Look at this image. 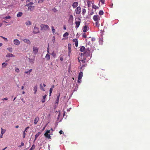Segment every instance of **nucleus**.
I'll return each instance as SVG.
<instances>
[{"mask_svg":"<svg viewBox=\"0 0 150 150\" xmlns=\"http://www.w3.org/2000/svg\"><path fill=\"white\" fill-rule=\"evenodd\" d=\"M41 30L42 31L50 29L49 26L47 25L42 24L40 25Z\"/></svg>","mask_w":150,"mask_h":150,"instance_id":"obj_1","label":"nucleus"},{"mask_svg":"<svg viewBox=\"0 0 150 150\" xmlns=\"http://www.w3.org/2000/svg\"><path fill=\"white\" fill-rule=\"evenodd\" d=\"M90 50H86L83 53V57L86 58V57L90 55Z\"/></svg>","mask_w":150,"mask_h":150,"instance_id":"obj_2","label":"nucleus"},{"mask_svg":"<svg viewBox=\"0 0 150 150\" xmlns=\"http://www.w3.org/2000/svg\"><path fill=\"white\" fill-rule=\"evenodd\" d=\"M50 130H47L46 132L45 133L44 135L45 137L48 138V139H50L51 136L50 134H49L50 133Z\"/></svg>","mask_w":150,"mask_h":150,"instance_id":"obj_3","label":"nucleus"},{"mask_svg":"<svg viewBox=\"0 0 150 150\" xmlns=\"http://www.w3.org/2000/svg\"><path fill=\"white\" fill-rule=\"evenodd\" d=\"M81 11V8L80 6L77 7L76 9L75 10V12L76 14H79Z\"/></svg>","mask_w":150,"mask_h":150,"instance_id":"obj_4","label":"nucleus"},{"mask_svg":"<svg viewBox=\"0 0 150 150\" xmlns=\"http://www.w3.org/2000/svg\"><path fill=\"white\" fill-rule=\"evenodd\" d=\"M39 28L38 27H36L35 26L34 27V30L33 31V32L34 34H37L39 33Z\"/></svg>","mask_w":150,"mask_h":150,"instance_id":"obj_5","label":"nucleus"},{"mask_svg":"<svg viewBox=\"0 0 150 150\" xmlns=\"http://www.w3.org/2000/svg\"><path fill=\"white\" fill-rule=\"evenodd\" d=\"M33 49L34 53L35 54H36L38 52V48L37 47L33 46Z\"/></svg>","mask_w":150,"mask_h":150,"instance_id":"obj_6","label":"nucleus"},{"mask_svg":"<svg viewBox=\"0 0 150 150\" xmlns=\"http://www.w3.org/2000/svg\"><path fill=\"white\" fill-rule=\"evenodd\" d=\"M8 60H6L5 62H4L2 63V67L5 68L6 67V66L8 64Z\"/></svg>","mask_w":150,"mask_h":150,"instance_id":"obj_7","label":"nucleus"},{"mask_svg":"<svg viewBox=\"0 0 150 150\" xmlns=\"http://www.w3.org/2000/svg\"><path fill=\"white\" fill-rule=\"evenodd\" d=\"M93 19L95 21H97L100 20V17L98 15H95L93 16Z\"/></svg>","mask_w":150,"mask_h":150,"instance_id":"obj_8","label":"nucleus"},{"mask_svg":"<svg viewBox=\"0 0 150 150\" xmlns=\"http://www.w3.org/2000/svg\"><path fill=\"white\" fill-rule=\"evenodd\" d=\"M68 21L69 23H72L73 21V17L72 15L70 16Z\"/></svg>","mask_w":150,"mask_h":150,"instance_id":"obj_9","label":"nucleus"},{"mask_svg":"<svg viewBox=\"0 0 150 150\" xmlns=\"http://www.w3.org/2000/svg\"><path fill=\"white\" fill-rule=\"evenodd\" d=\"M73 42H74L75 45L76 47L78 46V41L77 39H73L72 40Z\"/></svg>","mask_w":150,"mask_h":150,"instance_id":"obj_10","label":"nucleus"},{"mask_svg":"<svg viewBox=\"0 0 150 150\" xmlns=\"http://www.w3.org/2000/svg\"><path fill=\"white\" fill-rule=\"evenodd\" d=\"M89 27L86 25H85L83 28V32H86L87 31H88L89 30Z\"/></svg>","mask_w":150,"mask_h":150,"instance_id":"obj_11","label":"nucleus"},{"mask_svg":"<svg viewBox=\"0 0 150 150\" xmlns=\"http://www.w3.org/2000/svg\"><path fill=\"white\" fill-rule=\"evenodd\" d=\"M13 42L14 43L17 45H19L20 44V42L17 39L14 40Z\"/></svg>","mask_w":150,"mask_h":150,"instance_id":"obj_12","label":"nucleus"},{"mask_svg":"<svg viewBox=\"0 0 150 150\" xmlns=\"http://www.w3.org/2000/svg\"><path fill=\"white\" fill-rule=\"evenodd\" d=\"M78 3L77 2H74L72 4V6L74 8H76L78 6Z\"/></svg>","mask_w":150,"mask_h":150,"instance_id":"obj_13","label":"nucleus"},{"mask_svg":"<svg viewBox=\"0 0 150 150\" xmlns=\"http://www.w3.org/2000/svg\"><path fill=\"white\" fill-rule=\"evenodd\" d=\"M23 42L26 43H27L28 44L30 45L31 44V42L28 39H23Z\"/></svg>","mask_w":150,"mask_h":150,"instance_id":"obj_14","label":"nucleus"},{"mask_svg":"<svg viewBox=\"0 0 150 150\" xmlns=\"http://www.w3.org/2000/svg\"><path fill=\"white\" fill-rule=\"evenodd\" d=\"M83 76V72L82 71H80L79 74L78 76V79L79 80H81L82 77Z\"/></svg>","mask_w":150,"mask_h":150,"instance_id":"obj_15","label":"nucleus"},{"mask_svg":"<svg viewBox=\"0 0 150 150\" xmlns=\"http://www.w3.org/2000/svg\"><path fill=\"white\" fill-rule=\"evenodd\" d=\"M35 8V6H29L28 9V10H30L31 11H33Z\"/></svg>","mask_w":150,"mask_h":150,"instance_id":"obj_16","label":"nucleus"},{"mask_svg":"<svg viewBox=\"0 0 150 150\" xmlns=\"http://www.w3.org/2000/svg\"><path fill=\"white\" fill-rule=\"evenodd\" d=\"M80 23L81 22L80 21H75V24H76V28H78L79 27L80 25Z\"/></svg>","mask_w":150,"mask_h":150,"instance_id":"obj_17","label":"nucleus"},{"mask_svg":"<svg viewBox=\"0 0 150 150\" xmlns=\"http://www.w3.org/2000/svg\"><path fill=\"white\" fill-rule=\"evenodd\" d=\"M78 59L79 62L80 63L81 65V62L82 63H84L85 62L86 59L85 58L81 60H80L79 59V58L78 57Z\"/></svg>","mask_w":150,"mask_h":150,"instance_id":"obj_18","label":"nucleus"},{"mask_svg":"<svg viewBox=\"0 0 150 150\" xmlns=\"http://www.w3.org/2000/svg\"><path fill=\"white\" fill-rule=\"evenodd\" d=\"M39 120V118L38 117H36L35 118L34 120V124L35 125H36L37 124V122H38V120Z\"/></svg>","mask_w":150,"mask_h":150,"instance_id":"obj_19","label":"nucleus"},{"mask_svg":"<svg viewBox=\"0 0 150 150\" xmlns=\"http://www.w3.org/2000/svg\"><path fill=\"white\" fill-rule=\"evenodd\" d=\"M47 60H49L50 59V56L49 54H47L45 57Z\"/></svg>","mask_w":150,"mask_h":150,"instance_id":"obj_20","label":"nucleus"},{"mask_svg":"<svg viewBox=\"0 0 150 150\" xmlns=\"http://www.w3.org/2000/svg\"><path fill=\"white\" fill-rule=\"evenodd\" d=\"M47 96L46 95H45L43 96L42 98V99L41 101L42 103H44L45 101V98Z\"/></svg>","mask_w":150,"mask_h":150,"instance_id":"obj_21","label":"nucleus"},{"mask_svg":"<svg viewBox=\"0 0 150 150\" xmlns=\"http://www.w3.org/2000/svg\"><path fill=\"white\" fill-rule=\"evenodd\" d=\"M41 132H38L35 135V139L34 141H35L37 138L41 134Z\"/></svg>","mask_w":150,"mask_h":150,"instance_id":"obj_22","label":"nucleus"},{"mask_svg":"<svg viewBox=\"0 0 150 150\" xmlns=\"http://www.w3.org/2000/svg\"><path fill=\"white\" fill-rule=\"evenodd\" d=\"M23 15V13L22 12H18L17 14V16L18 17H21Z\"/></svg>","mask_w":150,"mask_h":150,"instance_id":"obj_23","label":"nucleus"},{"mask_svg":"<svg viewBox=\"0 0 150 150\" xmlns=\"http://www.w3.org/2000/svg\"><path fill=\"white\" fill-rule=\"evenodd\" d=\"M33 3L32 2H30L29 3L26 4L25 5V6H32V5H33Z\"/></svg>","mask_w":150,"mask_h":150,"instance_id":"obj_24","label":"nucleus"},{"mask_svg":"<svg viewBox=\"0 0 150 150\" xmlns=\"http://www.w3.org/2000/svg\"><path fill=\"white\" fill-rule=\"evenodd\" d=\"M85 50V48L83 46H81V47L80 50L81 52L84 51Z\"/></svg>","mask_w":150,"mask_h":150,"instance_id":"obj_25","label":"nucleus"},{"mask_svg":"<svg viewBox=\"0 0 150 150\" xmlns=\"http://www.w3.org/2000/svg\"><path fill=\"white\" fill-rule=\"evenodd\" d=\"M33 90L34 91V93L35 94L37 91V86H35L34 87Z\"/></svg>","mask_w":150,"mask_h":150,"instance_id":"obj_26","label":"nucleus"},{"mask_svg":"<svg viewBox=\"0 0 150 150\" xmlns=\"http://www.w3.org/2000/svg\"><path fill=\"white\" fill-rule=\"evenodd\" d=\"M25 24L26 25H29L31 24V23L30 21H28L25 22Z\"/></svg>","mask_w":150,"mask_h":150,"instance_id":"obj_27","label":"nucleus"},{"mask_svg":"<svg viewBox=\"0 0 150 150\" xmlns=\"http://www.w3.org/2000/svg\"><path fill=\"white\" fill-rule=\"evenodd\" d=\"M32 71V69H30L28 71H26L25 72V73L28 74L29 75H30L31 72Z\"/></svg>","mask_w":150,"mask_h":150,"instance_id":"obj_28","label":"nucleus"},{"mask_svg":"<svg viewBox=\"0 0 150 150\" xmlns=\"http://www.w3.org/2000/svg\"><path fill=\"white\" fill-rule=\"evenodd\" d=\"M40 87L41 90L44 91H45L44 88L43 87L42 85V83L40 84Z\"/></svg>","mask_w":150,"mask_h":150,"instance_id":"obj_29","label":"nucleus"},{"mask_svg":"<svg viewBox=\"0 0 150 150\" xmlns=\"http://www.w3.org/2000/svg\"><path fill=\"white\" fill-rule=\"evenodd\" d=\"M29 62L31 63H33L34 61V59L29 58Z\"/></svg>","mask_w":150,"mask_h":150,"instance_id":"obj_30","label":"nucleus"},{"mask_svg":"<svg viewBox=\"0 0 150 150\" xmlns=\"http://www.w3.org/2000/svg\"><path fill=\"white\" fill-rule=\"evenodd\" d=\"M92 7L94 9H98L99 8V7L98 6H96V5H93L92 6Z\"/></svg>","mask_w":150,"mask_h":150,"instance_id":"obj_31","label":"nucleus"},{"mask_svg":"<svg viewBox=\"0 0 150 150\" xmlns=\"http://www.w3.org/2000/svg\"><path fill=\"white\" fill-rule=\"evenodd\" d=\"M69 35V33L68 32H66L63 35V36L64 37H65L68 36Z\"/></svg>","mask_w":150,"mask_h":150,"instance_id":"obj_32","label":"nucleus"},{"mask_svg":"<svg viewBox=\"0 0 150 150\" xmlns=\"http://www.w3.org/2000/svg\"><path fill=\"white\" fill-rule=\"evenodd\" d=\"M104 12L102 10H100L99 12V14L100 15L103 14Z\"/></svg>","mask_w":150,"mask_h":150,"instance_id":"obj_33","label":"nucleus"},{"mask_svg":"<svg viewBox=\"0 0 150 150\" xmlns=\"http://www.w3.org/2000/svg\"><path fill=\"white\" fill-rule=\"evenodd\" d=\"M51 28L52 32L53 33H54L55 32V30L54 29V27L53 26H52L51 27Z\"/></svg>","mask_w":150,"mask_h":150,"instance_id":"obj_34","label":"nucleus"},{"mask_svg":"<svg viewBox=\"0 0 150 150\" xmlns=\"http://www.w3.org/2000/svg\"><path fill=\"white\" fill-rule=\"evenodd\" d=\"M1 134L3 135V134L5 132L6 130L5 129H3L2 128H1Z\"/></svg>","mask_w":150,"mask_h":150,"instance_id":"obj_35","label":"nucleus"},{"mask_svg":"<svg viewBox=\"0 0 150 150\" xmlns=\"http://www.w3.org/2000/svg\"><path fill=\"white\" fill-rule=\"evenodd\" d=\"M35 148V145L33 144V145L30 148V149L29 150H33Z\"/></svg>","mask_w":150,"mask_h":150,"instance_id":"obj_36","label":"nucleus"},{"mask_svg":"<svg viewBox=\"0 0 150 150\" xmlns=\"http://www.w3.org/2000/svg\"><path fill=\"white\" fill-rule=\"evenodd\" d=\"M53 90V89L52 88H50V96L51 95V93H52Z\"/></svg>","mask_w":150,"mask_h":150,"instance_id":"obj_37","label":"nucleus"},{"mask_svg":"<svg viewBox=\"0 0 150 150\" xmlns=\"http://www.w3.org/2000/svg\"><path fill=\"white\" fill-rule=\"evenodd\" d=\"M95 24H96V26H97V27H99V23H98V21H96Z\"/></svg>","mask_w":150,"mask_h":150,"instance_id":"obj_38","label":"nucleus"},{"mask_svg":"<svg viewBox=\"0 0 150 150\" xmlns=\"http://www.w3.org/2000/svg\"><path fill=\"white\" fill-rule=\"evenodd\" d=\"M68 50H71V45L70 44H69L68 46Z\"/></svg>","mask_w":150,"mask_h":150,"instance_id":"obj_39","label":"nucleus"},{"mask_svg":"<svg viewBox=\"0 0 150 150\" xmlns=\"http://www.w3.org/2000/svg\"><path fill=\"white\" fill-rule=\"evenodd\" d=\"M29 128H30V127H26V128H25V129L24 131H23V132H27V130L28 129H29Z\"/></svg>","mask_w":150,"mask_h":150,"instance_id":"obj_40","label":"nucleus"},{"mask_svg":"<svg viewBox=\"0 0 150 150\" xmlns=\"http://www.w3.org/2000/svg\"><path fill=\"white\" fill-rule=\"evenodd\" d=\"M86 12V11L85 9H83L82 10V12L83 14H84Z\"/></svg>","mask_w":150,"mask_h":150,"instance_id":"obj_41","label":"nucleus"},{"mask_svg":"<svg viewBox=\"0 0 150 150\" xmlns=\"http://www.w3.org/2000/svg\"><path fill=\"white\" fill-rule=\"evenodd\" d=\"M24 145V143L23 142H22L21 143V145L19 146H18L19 147H21V146H23Z\"/></svg>","mask_w":150,"mask_h":150,"instance_id":"obj_42","label":"nucleus"},{"mask_svg":"<svg viewBox=\"0 0 150 150\" xmlns=\"http://www.w3.org/2000/svg\"><path fill=\"white\" fill-rule=\"evenodd\" d=\"M1 37L3 39H4V40L5 41H7V39L6 38H4V37H3L2 36H1Z\"/></svg>","mask_w":150,"mask_h":150,"instance_id":"obj_43","label":"nucleus"},{"mask_svg":"<svg viewBox=\"0 0 150 150\" xmlns=\"http://www.w3.org/2000/svg\"><path fill=\"white\" fill-rule=\"evenodd\" d=\"M82 36L84 38H86V35L85 33H84L83 34Z\"/></svg>","mask_w":150,"mask_h":150,"instance_id":"obj_44","label":"nucleus"},{"mask_svg":"<svg viewBox=\"0 0 150 150\" xmlns=\"http://www.w3.org/2000/svg\"><path fill=\"white\" fill-rule=\"evenodd\" d=\"M100 2L102 3V4H104L105 0H100Z\"/></svg>","mask_w":150,"mask_h":150,"instance_id":"obj_45","label":"nucleus"},{"mask_svg":"<svg viewBox=\"0 0 150 150\" xmlns=\"http://www.w3.org/2000/svg\"><path fill=\"white\" fill-rule=\"evenodd\" d=\"M15 71L17 72H18L20 71L19 69L18 68L16 69Z\"/></svg>","mask_w":150,"mask_h":150,"instance_id":"obj_46","label":"nucleus"},{"mask_svg":"<svg viewBox=\"0 0 150 150\" xmlns=\"http://www.w3.org/2000/svg\"><path fill=\"white\" fill-rule=\"evenodd\" d=\"M60 95V93H59V95L58 96H57V100H59Z\"/></svg>","mask_w":150,"mask_h":150,"instance_id":"obj_47","label":"nucleus"},{"mask_svg":"<svg viewBox=\"0 0 150 150\" xmlns=\"http://www.w3.org/2000/svg\"><path fill=\"white\" fill-rule=\"evenodd\" d=\"M44 1V0H39L38 3H41L43 2V1Z\"/></svg>","mask_w":150,"mask_h":150,"instance_id":"obj_48","label":"nucleus"},{"mask_svg":"<svg viewBox=\"0 0 150 150\" xmlns=\"http://www.w3.org/2000/svg\"><path fill=\"white\" fill-rule=\"evenodd\" d=\"M86 64H84L83 65H82L81 66V69H82V68L83 67L86 66Z\"/></svg>","mask_w":150,"mask_h":150,"instance_id":"obj_49","label":"nucleus"},{"mask_svg":"<svg viewBox=\"0 0 150 150\" xmlns=\"http://www.w3.org/2000/svg\"><path fill=\"white\" fill-rule=\"evenodd\" d=\"M71 52V50H69V54H68V56H70V53Z\"/></svg>","mask_w":150,"mask_h":150,"instance_id":"obj_50","label":"nucleus"},{"mask_svg":"<svg viewBox=\"0 0 150 150\" xmlns=\"http://www.w3.org/2000/svg\"><path fill=\"white\" fill-rule=\"evenodd\" d=\"M25 132H23V138H24L25 137Z\"/></svg>","mask_w":150,"mask_h":150,"instance_id":"obj_51","label":"nucleus"},{"mask_svg":"<svg viewBox=\"0 0 150 150\" xmlns=\"http://www.w3.org/2000/svg\"><path fill=\"white\" fill-rule=\"evenodd\" d=\"M91 40L92 41H95V39L94 38H91Z\"/></svg>","mask_w":150,"mask_h":150,"instance_id":"obj_52","label":"nucleus"},{"mask_svg":"<svg viewBox=\"0 0 150 150\" xmlns=\"http://www.w3.org/2000/svg\"><path fill=\"white\" fill-rule=\"evenodd\" d=\"M60 59L61 61H62L63 60V58L62 57H60Z\"/></svg>","mask_w":150,"mask_h":150,"instance_id":"obj_53","label":"nucleus"},{"mask_svg":"<svg viewBox=\"0 0 150 150\" xmlns=\"http://www.w3.org/2000/svg\"><path fill=\"white\" fill-rule=\"evenodd\" d=\"M59 133H60V134H63V131L61 130L59 132Z\"/></svg>","mask_w":150,"mask_h":150,"instance_id":"obj_54","label":"nucleus"},{"mask_svg":"<svg viewBox=\"0 0 150 150\" xmlns=\"http://www.w3.org/2000/svg\"><path fill=\"white\" fill-rule=\"evenodd\" d=\"M47 52L48 53V54L49 53V47H48V48H47Z\"/></svg>","mask_w":150,"mask_h":150,"instance_id":"obj_55","label":"nucleus"},{"mask_svg":"<svg viewBox=\"0 0 150 150\" xmlns=\"http://www.w3.org/2000/svg\"><path fill=\"white\" fill-rule=\"evenodd\" d=\"M8 98H4L2 99V100H8Z\"/></svg>","mask_w":150,"mask_h":150,"instance_id":"obj_56","label":"nucleus"},{"mask_svg":"<svg viewBox=\"0 0 150 150\" xmlns=\"http://www.w3.org/2000/svg\"><path fill=\"white\" fill-rule=\"evenodd\" d=\"M5 19H9V16H6V17H5Z\"/></svg>","mask_w":150,"mask_h":150,"instance_id":"obj_57","label":"nucleus"},{"mask_svg":"<svg viewBox=\"0 0 150 150\" xmlns=\"http://www.w3.org/2000/svg\"><path fill=\"white\" fill-rule=\"evenodd\" d=\"M52 54L53 55H54L55 56L56 55V54L55 53H54V52H53Z\"/></svg>","mask_w":150,"mask_h":150,"instance_id":"obj_58","label":"nucleus"},{"mask_svg":"<svg viewBox=\"0 0 150 150\" xmlns=\"http://www.w3.org/2000/svg\"><path fill=\"white\" fill-rule=\"evenodd\" d=\"M87 44L88 45H90L91 43H90V42H87Z\"/></svg>","mask_w":150,"mask_h":150,"instance_id":"obj_59","label":"nucleus"},{"mask_svg":"<svg viewBox=\"0 0 150 150\" xmlns=\"http://www.w3.org/2000/svg\"><path fill=\"white\" fill-rule=\"evenodd\" d=\"M77 81L79 83H80L81 82V80H79L78 79Z\"/></svg>","mask_w":150,"mask_h":150,"instance_id":"obj_60","label":"nucleus"},{"mask_svg":"<svg viewBox=\"0 0 150 150\" xmlns=\"http://www.w3.org/2000/svg\"><path fill=\"white\" fill-rule=\"evenodd\" d=\"M54 85H52L51 86V88H52V89H53V88H54Z\"/></svg>","mask_w":150,"mask_h":150,"instance_id":"obj_61","label":"nucleus"},{"mask_svg":"<svg viewBox=\"0 0 150 150\" xmlns=\"http://www.w3.org/2000/svg\"><path fill=\"white\" fill-rule=\"evenodd\" d=\"M63 28L64 30H65L66 29V27H65V26L64 25V26Z\"/></svg>","mask_w":150,"mask_h":150,"instance_id":"obj_62","label":"nucleus"},{"mask_svg":"<svg viewBox=\"0 0 150 150\" xmlns=\"http://www.w3.org/2000/svg\"><path fill=\"white\" fill-rule=\"evenodd\" d=\"M13 55L12 54H10V57H12Z\"/></svg>","mask_w":150,"mask_h":150,"instance_id":"obj_63","label":"nucleus"},{"mask_svg":"<svg viewBox=\"0 0 150 150\" xmlns=\"http://www.w3.org/2000/svg\"><path fill=\"white\" fill-rule=\"evenodd\" d=\"M58 102H59V100H56V103H58Z\"/></svg>","mask_w":150,"mask_h":150,"instance_id":"obj_64","label":"nucleus"}]
</instances>
